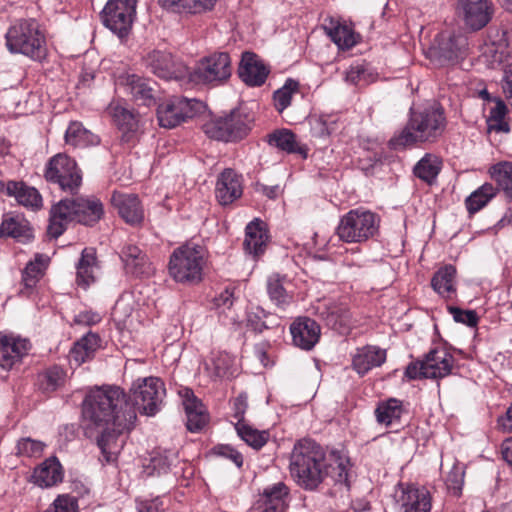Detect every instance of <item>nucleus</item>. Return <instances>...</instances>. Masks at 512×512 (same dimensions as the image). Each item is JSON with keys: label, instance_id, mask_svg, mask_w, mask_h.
<instances>
[{"label": "nucleus", "instance_id": "0eeeda50", "mask_svg": "<svg viewBox=\"0 0 512 512\" xmlns=\"http://www.w3.org/2000/svg\"><path fill=\"white\" fill-rule=\"evenodd\" d=\"M253 116L242 108L233 109L229 114L212 119L203 129L205 134L215 140L233 142L243 139L251 130Z\"/></svg>", "mask_w": 512, "mask_h": 512}, {"label": "nucleus", "instance_id": "f8f14e48", "mask_svg": "<svg viewBox=\"0 0 512 512\" xmlns=\"http://www.w3.org/2000/svg\"><path fill=\"white\" fill-rule=\"evenodd\" d=\"M166 394L164 382L158 377H148L138 380L131 389L130 405L136 411L153 416L159 409Z\"/></svg>", "mask_w": 512, "mask_h": 512}, {"label": "nucleus", "instance_id": "37998d69", "mask_svg": "<svg viewBox=\"0 0 512 512\" xmlns=\"http://www.w3.org/2000/svg\"><path fill=\"white\" fill-rule=\"evenodd\" d=\"M479 62L482 64H512L509 47L503 43H485L481 47Z\"/></svg>", "mask_w": 512, "mask_h": 512}, {"label": "nucleus", "instance_id": "1a4fd4ad", "mask_svg": "<svg viewBox=\"0 0 512 512\" xmlns=\"http://www.w3.org/2000/svg\"><path fill=\"white\" fill-rule=\"evenodd\" d=\"M44 177L47 182L56 184L71 195L78 193L82 185V171L76 161L64 154H57L47 162Z\"/></svg>", "mask_w": 512, "mask_h": 512}, {"label": "nucleus", "instance_id": "a878e982", "mask_svg": "<svg viewBox=\"0 0 512 512\" xmlns=\"http://www.w3.org/2000/svg\"><path fill=\"white\" fill-rule=\"evenodd\" d=\"M268 238L266 224L258 218L254 219L245 228L244 251L255 259L260 257L266 250Z\"/></svg>", "mask_w": 512, "mask_h": 512}, {"label": "nucleus", "instance_id": "a19ab883", "mask_svg": "<svg viewBox=\"0 0 512 512\" xmlns=\"http://www.w3.org/2000/svg\"><path fill=\"white\" fill-rule=\"evenodd\" d=\"M65 141L74 147H87L99 144L100 139L97 135L84 128L81 122L73 121L66 130Z\"/></svg>", "mask_w": 512, "mask_h": 512}, {"label": "nucleus", "instance_id": "680f3d73", "mask_svg": "<svg viewBox=\"0 0 512 512\" xmlns=\"http://www.w3.org/2000/svg\"><path fill=\"white\" fill-rule=\"evenodd\" d=\"M41 276V269L38 264L28 263L22 273V282L26 288H32L36 285Z\"/></svg>", "mask_w": 512, "mask_h": 512}, {"label": "nucleus", "instance_id": "79ce46f5", "mask_svg": "<svg viewBox=\"0 0 512 512\" xmlns=\"http://www.w3.org/2000/svg\"><path fill=\"white\" fill-rule=\"evenodd\" d=\"M96 254L94 249L85 248L77 265L76 282L86 289L95 281Z\"/></svg>", "mask_w": 512, "mask_h": 512}, {"label": "nucleus", "instance_id": "20e7f679", "mask_svg": "<svg viewBox=\"0 0 512 512\" xmlns=\"http://www.w3.org/2000/svg\"><path fill=\"white\" fill-rule=\"evenodd\" d=\"M103 215V204L94 196L62 199L50 210L47 232L51 237L58 238L70 222L94 226Z\"/></svg>", "mask_w": 512, "mask_h": 512}, {"label": "nucleus", "instance_id": "9d476101", "mask_svg": "<svg viewBox=\"0 0 512 512\" xmlns=\"http://www.w3.org/2000/svg\"><path fill=\"white\" fill-rule=\"evenodd\" d=\"M454 364L453 355L444 348L431 349L423 360L413 361L405 369L409 380L439 379L448 376Z\"/></svg>", "mask_w": 512, "mask_h": 512}, {"label": "nucleus", "instance_id": "ddd939ff", "mask_svg": "<svg viewBox=\"0 0 512 512\" xmlns=\"http://www.w3.org/2000/svg\"><path fill=\"white\" fill-rule=\"evenodd\" d=\"M137 0H108L101 11V20L105 27L120 39L131 31L136 17Z\"/></svg>", "mask_w": 512, "mask_h": 512}, {"label": "nucleus", "instance_id": "f03ea898", "mask_svg": "<svg viewBox=\"0 0 512 512\" xmlns=\"http://www.w3.org/2000/svg\"><path fill=\"white\" fill-rule=\"evenodd\" d=\"M289 470L297 484L305 490H315L325 476L350 489V457L345 447L332 449L326 458L319 444L311 439H301L291 452Z\"/></svg>", "mask_w": 512, "mask_h": 512}, {"label": "nucleus", "instance_id": "864d4df0", "mask_svg": "<svg viewBox=\"0 0 512 512\" xmlns=\"http://www.w3.org/2000/svg\"><path fill=\"white\" fill-rule=\"evenodd\" d=\"M45 444L32 438H22L17 443V455L28 458L40 457L43 453Z\"/></svg>", "mask_w": 512, "mask_h": 512}, {"label": "nucleus", "instance_id": "6e6d98bb", "mask_svg": "<svg viewBox=\"0 0 512 512\" xmlns=\"http://www.w3.org/2000/svg\"><path fill=\"white\" fill-rule=\"evenodd\" d=\"M213 453L231 461L238 469H242L244 464L243 454L232 445L219 444L213 448Z\"/></svg>", "mask_w": 512, "mask_h": 512}, {"label": "nucleus", "instance_id": "b1692460", "mask_svg": "<svg viewBox=\"0 0 512 512\" xmlns=\"http://www.w3.org/2000/svg\"><path fill=\"white\" fill-rule=\"evenodd\" d=\"M125 272L134 277H148L153 273V267L148 256L138 246L126 244L120 253Z\"/></svg>", "mask_w": 512, "mask_h": 512}, {"label": "nucleus", "instance_id": "49530a36", "mask_svg": "<svg viewBox=\"0 0 512 512\" xmlns=\"http://www.w3.org/2000/svg\"><path fill=\"white\" fill-rule=\"evenodd\" d=\"M489 175L505 195L512 200V162L501 161L489 168Z\"/></svg>", "mask_w": 512, "mask_h": 512}, {"label": "nucleus", "instance_id": "e2e57ef3", "mask_svg": "<svg viewBox=\"0 0 512 512\" xmlns=\"http://www.w3.org/2000/svg\"><path fill=\"white\" fill-rule=\"evenodd\" d=\"M337 234L340 240L347 243L352 242V210L348 211L341 219Z\"/></svg>", "mask_w": 512, "mask_h": 512}, {"label": "nucleus", "instance_id": "c756f323", "mask_svg": "<svg viewBox=\"0 0 512 512\" xmlns=\"http://www.w3.org/2000/svg\"><path fill=\"white\" fill-rule=\"evenodd\" d=\"M0 237L28 242L33 238V232L30 223L23 216L5 214L0 225Z\"/></svg>", "mask_w": 512, "mask_h": 512}, {"label": "nucleus", "instance_id": "c85d7f7f", "mask_svg": "<svg viewBox=\"0 0 512 512\" xmlns=\"http://www.w3.org/2000/svg\"><path fill=\"white\" fill-rule=\"evenodd\" d=\"M399 501L403 512H430L431 510L430 493L424 487L408 486L402 491Z\"/></svg>", "mask_w": 512, "mask_h": 512}, {"label": "nucleus", "instance_id": "13d9d810", "mask_svg": "<svg viewBox=\"0 0 512 512\" xmlns=\"http://www.w3.org/2000/svg\"><path fill=\"white\" fill-rule=\"evenodd\" d=\"M464 469L454 465L446 478L447 489L455 496H459L464 483Z\"/></svg>", "mask_w": 512, "mask_h": 512}, {"label": "nucleus", "instance_id": "72a5a7b5", "mask_svg": "<svg viewBox=\"0 0 512 512\" xmlns=\"http://www.w3.org/2000/svg\"><path fill=\"white\" fill-rule=\"evenodd\" d=\"M287 283L286 275L273 273L268 277L266 284L269 299L282 310H285L293 302V294L285 286Z\"/></svg>", "mask_w": 512, "mask_h": 512}, {"label": "nucleus", "instance_id": "4c0bfd02", "mask_svg": "<svg viewBox=\"0 0 512 512\" xmlns=\"http://www.w3.org/2000/svg\"><path fill=\"white\" fill-rule=\"evenodd\" d=\"M183 404L187 416V429L193 433L199 432L208 423V414L203 404L193 394L188 396Z\"/></svg>", "mask_w": 512, "mask_h": 512}, {"label": "nucleus", "instance_id": "393cba45", "mask_svg": "<svg viewBox=\"0 0 512 512\" xmlns=\"http://www.w3.org/2000/svg\"><path fill=\"white\" fill-rule=\"evenodd\" d=\"M234 292V288H225L213 299V308L224 325H240L242 322L238 298Z\"/></svg>", "mask_w": 512, "mask_h": 512}, {"label": "nucleus", "instance_id": "a18cd8bd", "mask_svg": "<svg viewBox=\"0 0 512 512\" xmlns=\"http://www.w3.org/2000/svg\"><path fill=\"white\" fill-rule=\"evenodd\" d=\"M497 194V188L491 183H484L473 191L465 200L466 209L475 214L483 209Z\"/></svg>", "mask_w": 512, "mask_h": 512}, {"label": "nucleus", "instance_id": "69168bd1", "mask_svg": "<svg viewBox=\"0 0 512 512\" xmlns=\"http://www.w3.org/2000/svg\"><path fill=\"white\" fill-rule=\"evenodd\" d=\"M101 319L102 317L99 313L91 310H84L76 314L73 321L77 325L92 326L98 324Z\"/></svg>", "mask_w": 512, "mask_h": 512}, {"label": "nucleus", "instance_id": "4be33fe9", "mask_svg": "<svg viewBox=\"0 0 512 512\" xmlns=\"http://www.w3.org/2000/svg\"><path fill=\"white\" fill-rule=\"evenodd\" d=\"M243 194L242 175L233 169H224L217 178L215 196L217 201L225 206L239 199Z\"/></svg>", "mask_w": 512, "mask_h": 512}, {"label": "nucleus", "instance_id": "4468645a", "mask_svg": "<svg viewBox=\"0 0 512 512\" xmlns=\"http://www.w3.org/2000/svg\"><path fill=\"white\" fill-rule=\"evenodd\" d=\"M203 107L199 100L174 96L159 104L157 119L160 126L174 128L200 113Z\"/></svg>", "mask_w": 512, "mask_h": 512}, {"label": "nucleus", "instance_id": "774afa93", "mask_svg": "<svg viewBox=\"0 0 512 512\" xmlns=\"http://www.w3.org/2000/svg\"><path fill=\"white\" fill-rule=\"evenodd\" d=\"M231 359L228 355H219L214 360V373L217 377L223 378L230 375Z\"/></svg>", "mask_w": 512, "mask_h": 512}, {"label": "nucleus", "instance_id": "2eb2a0df", "mask_svg": "<svg viewBox=\"0 0 512 512\" xmlns=\"http://www.w3.org/2000/svg\"><path fill=\"white\" fill-rule=\"evenodd\" d=\"M115 85L132 96L138 106L151 107L157 104L158 89L155 81L129 73L115 76Z\"/></svg>", "mask_w": 512, "mask_h": 512}, {"label": "nucleus", "instance_id": "dca6fc26", "mask_svg": "<svg viewBox=\"0 0 512 512\" xmlns=\"http://www.w3.org/2000/svg\"><path fill=\"white\" fill-rule=\"evenodd\" d=\"M456 11L466 29L477 32L490 23L495 6L492 0H457Z\"/></svg>", "mask_w": 512, "mask_h": 512}, {"label": "nucleus", "instance_id": "09e8293b", "mask_svg": "<svg viewBox=\"0 0 512 512\" xmlns=\"http://www.w3.org/2000/svg\"><path fill=\"white\" fill-rule=\"evenodd\" d=\"M456 269L452 265H445L435 272L431 285L440 295L446 296L455 291L454 280Z\"/></svg>", "mask_w": 512, "mask_h": 512}, {"label": "nucleus", "instance_id": "f3484780", "mask_svg": "<svg viewBox=\"0 0 512 512\" xmlns=\"http://www.w3.org/2000/svg\"><path fill=\"white\" fill-rule=\"evenodd\" d=\"M290 489L284 482H277L263 489L254 503L253 512H286Z\"/></svg>", "mask_w": 512, "mask_h": 512}, {"label": "nucleus", "instance_id": "412c9836", "mask_svg": "<svg viewBox=\"0 0 512 512\" xmlns=\"http://www.w3.org/2000/svg\"><path fill=\"white\" fill-rule=\"evenodd\" d=\"M2 192L13 197L16 202L31 211H39L43 207V198L40 192L23 181L8 180L0 182Z\"/></svg>", "mask_w": 512, "mask_h": 512}, {"label": "nucleus", "instance_id": "cd10ccee", "mask_svg": "<svg viewBox=\"0 0 512 512\" xmlns=\"http://www.w3.org/2000/svg\"><path fill=\"white\" fill-rule=\"evenodd\" d=\"M386 361V350L377 346L367 345L358 348L354 354V370L361 376Z\"/></svg>", "mask_w": 512, "mask_h": 512}, {"label": "nucleus", "instance_id": "bb28decb", "mask_svg": "<svg viewBox=\"0 0 512 512\" xmlns=\"http://www.w3.org/2000/svg\"><path fill=\"white\" fill-rule=\"evenodd\" d=\"M101 347V338L97 333L88 332L74 343L69 354L70 363L76 366L90 361L94 358L95 352Z\"/></svg>", "mask_w": 512, "mask_h": 512}, {"label": "nucleus", "instance_id": "f257e3e1", "mask_svg": "<svg viewBox=\"0 0 512 512\" xmlns=\"http://www.w3.org/2000/svg\"><path fill=\"white\" fill-rule=\"evenodd\" d=\"M82 414L89 421V427L98 433L97 445L101 450V462H116L122 447L118 438L124 431L132 429L137 417L124 390L118 386L91 389L83 401Z\"/></svg>", "mask_w": 512, "mask_h": 512}, {"label": "nucleus", "instance_id": "2f4dec72", "mask_svg": "<svg viewBox=\"0 0 512 512\" xmlns=\"http://www.w3.org/2000/svg\"><path fill=\"white\" fill-rule=\"evenodd\" d=\"M118 129L122 131V141L129 142L138 129L137 115L117 102H112L107 108Z\"/></svg>", "mask_w": 512, "mask_h": 512}, {"label": "nucleus", "instance_id": "5701e85b", "mask_svg": "<svg viewBox=\"0 0 512 512\" xmlns=\"http://www.w3.org/2000/svg\"><path fill=\"white\" fill-rule=\"evenodd\" d=\"M30 347L27 339L0 333V367L10 370L27 355Z\"/></svg>", "mask_w": 512, "mask_h": 512}, {"label": "nucleus", "instance_id": "bf43d9fd", "mask_svg": "<svg viewBox=\"0 0 512 512\" xmlns=\"http://www.w3.org/2000/svg\"><path fill=\"white\" fill-rule=\"evenodd\" d=\"M448 310L456 322L466 324L469 327H474L478 323L477 314L473 310H462L453 306H450Z\"/></svg>", "mask_w": 512, "mask_h": 512}, {"label": "nucleus", "instance_id": "f704fd0d", "mask_svg": "<svg viewBox=\"0 0 512 512\" xmlns=\"http://www.w3.org/2000/svg\"><path fill=\"white\" fill-rule=\"evenodd\" d=\"M35 484L40 487H52L63 480V469L56 457L46 459L35 468L33 473Z\"/></svg>", "mask_w": 512, "mask_h": 512}, {"label": "nucleus", "instance_id": "6e6552de", "mask_svg": "<svg viewBox=\"0 0 512 512\" xmlns=\"http://www.w3.org/2000/svg\"><path fill=\"white\" fill-rule=\"evenodd\" d=\"M423 52L430 61L463 62L470 53L469 40L463 33L443 30L427 48H423Z\"/></svg>", "mask_w": 512, "mask_h": 512}, {"label": "nucleus", "instance_id": "e433bc0d", "mask_svg": "<svg viewBox=\"0 0 512 512\" xmlns=\"http://www.w3.org/2000/svg\"><path fill=\"white\" fill-rule=\"evenodd\" d=\"M234 427L240 439L256 451L262 449L271 438L269 430H258L248 421L235 423Z\"/></svg>", "mask_w": 512, "mask_h": 512}, {"label": "nucleus", "instance_id": "c9c22d12", "mask_svg": "<svg viewBox=\"0 0 512 512\" xmlns=\"http://www.w3.org/2000/svg\"><path fill=\"white\" fill-rule=\"evenodd\" d=\"M324 33L333 41L339 50L352 47V28L344 25L334 17H326L321 24Z\"/></svg>", "mask_w": 512, "mask_h": 512}, {"label": "nucleus", "instance_id": "423d86ee", "mask_svg": "<svg viewBox=\"0 0 512 512\" xmlns=\"http://www.w3.org/2000/svg\"><path fill=\"white\" fill-rule=\"evenodd\" d=\"M5 38L11 53L23 54L35 62H42L47 55L45 37L34 19L15 23L8 29Z\"/></svg>", "mask_w": 512, "mask_h": 512}, {"label": "nucleus", "instance_id": "7ed1b4c3", "mask_svg": "<svg viewBox=\"0 0 512 512\" xmlns=\"http://www.w3.org/2000/svg\"><path fill=\"white\" fill-rule=\"evenodd\" d=\"M444 108L433 101L423 106L411 107L406 126L389 141L394 150H402L418 142H433L446 128Z\"/></svg>", "mask_w": 512, "mask_h": 512}, {"label": "nucleus", "instance_id": "58836bf2", "mask_svg": "<svg viewBox=\"0 0 512 512\" xmlns=\"http://www.w3.org/2000/svg\"><path fill=\"white\" fill-rule=\"evenodd\" d=\"M278 326L277 317L261 307L253 308L247 312L246 327L255 334H263L265 331L272 330Z\"/></svg>", "mask_w": 512, "mask_h": 512}, {"label": "nucleus", "instance_id": "0e129e2a", "mask_svg": "<svg viewBox=\"0 0 512 512\" xmlns=\"http://www.w3.org/2000/svg\"><path fill=\"white\" fill-rule=\"evenodd\" d=\"M138 512H164V501L157 496L153 499H145L137 502Z\"/></svg>", "mask_w": 512, "mask_h": 512}, {"label": "nucleus", "instance_id": "c03bdc74", "mask_svg": "<svg viewBox=\"0 0 512 512\" xmlns=\"http://www.w3.org/2000/svg\"><path fill=\"white\" fill-rule=\"evenodd\" d=\"M442 168L441 160L432 154H426L414 166L413 172L422 181L433 184Z\"/></svg>", "mask_w": 512, "mask_h": 512}, {"label": "nucleus", "instance_id": "a211bd4d", "mask_svg": "<svg viewBox=\"0 0 512 512\" xmlns=\"http://www.w3.org/2000/svg\"><path fill=\"white\" fill-rule=\"evenodd\" d=\"M111 204L119 217L130 226H140L145 218L143 205L138 195L114 191Z\"/></svg>", "mask_w": 512, "mask_h": 512}, {"label": "nucleus", "instance_id": "603ef678", "mask_svg": "<svg viewBox=\"0 0 512 512\" xmlns=\"http://www.w3.org/2000/svg\"><path fill=\"white\" fill-rule=\"evenodd\" d=\"M299 90V83L293 79H287L285 84L273 93L274 107L282 113L290 106L292 97Z\"/></svg>", "mask_w": 512, "mask_h": 512}, {"label": "nucleus", "instance_id": "39448f33", "mask_svg": "<svg viewBox=\"0 0 512 512\" xmlns=\"http://www.w3.org/2000/svg\"><path fill=\"white\" fill-rule=\"evenodd\" d=\"M207 262L208 251L203 245L186 242L171 253L168 273L177 283L195 285L203 280Z\"/></svg>", "mask_w": 512, "mask_h": 512}, {"label": "nucleus", "instance_id": "5fc2aeb1", "mask_svg": "<svg viewBox=\"0 0 512 512\" xmlns=\"http://www.w3.org/2000/svg\"><path fill=\"white\" fill-rule=\"evenodd\" d=\"M177 453L173 451H164L157 453L151 458V467L157 471L158 474L167 473L172 466L177 462Z\"/></svg>", "mask_w": 512, "mask_h": 512}, {"label": "nucleus", "instance_id": "8fccbe9b", "mask_svg": "<svg viewBox=\"0 0 512 512\" xmlns=\"http://www.w3.org/2000/svg\"><path fill=\"white\" fill-rule=\"evenodd\" d=\"M402 402L396 398H390L378 405L375 410L377 421L381 424L391 425L398 422L403 414Z\"/></svg>", "mask_w": 512, "mask_h": 512}, {"label": "nucleus", "instance_id": "aec40b11", "mask_svg": "<svg viewBox=\"0 0 512 512\" xmlns=\"http://www.w3.org/2000/svg\"><path fill=\"white\" fill-rule=\"evenodd\" d=\"M289 329L293 345L301 350H312L320 340L321 327L312 318L298 317L291 323Z\"/></svg>", "mask_w": 512, "mask_h": 512}, {"label": "nucleus", "instance_id": "ea45409f", "mask_svg": "<svg viewBox=\"0 0 512 512\" xmlns=\"http://www.w3.org/2000/svg\"><path fill=\"white\" fill-rule=\"evenodd\" d=\"M269 144L289 154H299L306 158L307 148L299 144L296 135L288 129L277 130L269 135Z\"/></svg>", "mask_w": 512, "mask_h": 512}, {"label": "nucleus", "instance_id": "de8ad7c7", "mask_svg": "<svg viewBox=\"0 0 512 512\" xmlns=\"http://www.w3.org/2000/svg\"><path fill=\"white\" fill-rule=\"evenodd\" d=\"M66 382V371L60 366H52L38 375L39 389L44 393L54 392Z\"/></svg>", "mask_w": 512, "mask_h": 512}, {"label": "nucleus", "instance_id": "6ab92c4d", "mask_svg": "<svg viewBox=\"0 0 512 512\" xmlns=\"http://www.w3.org/2000/svg\"><path fill=\"white\" fill-rule=\"evenodd\" d=\"M352 300L349 296H342L326 307L324 315L327 325L342 335H349L352 331Z\"/></svg>", "mask_w": 512, "mask_h": 512}, {"label": "nucleus", "instance_id": "4d7b16f0", "mask_svg": "<svg viewBox=\"0 0 512 512\" xmlns=\"http://www.w3.org/2000/svg\"><path fill=\"white\" fill-rule=\"evenodd\" d=\"M78 501L68 494L59 495L45 512H78Z\"/></svg>", "mask_w": 512, "mask_h": 512}, {"label": "nucleus", "instance_id": "9b49d317", "mask_svg": "<svg viewBox=\"0 0 512 512\" xmlns=\"http://www.w3.org/2000/svg\"><path fill=\"white\" fill-rule=\"evenodd\" d=\"M153 72L159 76H166V72L170 73L169 68H176L177 66H153ZM182 69L179 74L176 71L171 72L175 80L182 84H209L219 85L227 81L232 74L231 66H196L195 69L189 70V66H178Z\"/></svg>", "mask_w": 512, "mask_h": 512}, {"label": "nucleus", "instance_id": "052dcab7", "mask_svg": "<svg viewBox=\"0 0 512 512\" xmlns=\"http://www.w3.org/2000/svg\"><path fill=\"white\" fill-rule=\"evenodd\" d=\"M143 60L146 62V64H166L173 62V55L165 48H156L148 51L143 56Z\"/></svg>", "mask_w": 512, "mask_h": 512}, {"label": "nucleus", "instance_id": "473e14b6", "mask_svg": "<svg viewBox=\"0 0 512 512\" xmlns=\"http://www.w3.org/2000/svg\"><path fill=\"white\" fill-rule=\"evenodd\" d=\"M218 0H160L167 11L180 15H198L212 11Z\"/></svg>", "mask_w": 512, "mask_h": 512}, {"label": "nucleus", "instance_id": "3c124183", "mask_svg": "<svg viewBox=\"0 0 512 512\" xmlns=\"http://www.w3.org/2000/svg\"><path fill=\"white\" fill-rule=\"evenodd\" d=\"M238 77L249 87L262 86L269 74V66H238Z\"/></svg>", "mask_w": 512, "mask_h": 512}, {"label": "nucleus", "instance_id": "338daca9", "mask_svg": "<svg viewBox=\"0 0 512 512\" xmlns=\"http://www.w3.org/2000/svg\"><path fill=\"white\" fill-rule=\"evenodd\" d=\"M248 408L247 395L244 393L239 394L233 400V417L237 420L236 423L246 421L245 413Z\"/></svg>", "mask_w": 512, "mask_h": 512}, {"label": "nucleus", "instance_id": "7c9ffc66", "mask_svg": "<svg viewBox=\"0 0 512 512\" xmlns=\"http://www.w3.org/2000/svg\"><path fill=\"white\" fill-rule=\"evenodd\" d=\"M379 223L375 213L363 208L354 210V242L366 241L377 234Z\"/></svg>", "mask_w": 512, "mask_h": 512}]
</instances>
